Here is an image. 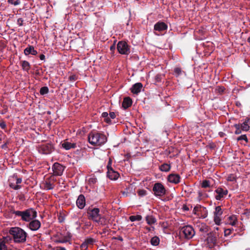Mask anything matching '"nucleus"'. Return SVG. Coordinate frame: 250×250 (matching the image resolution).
<instances>
[{"mask_svg": "<svg viewBox=\"0 0 250 250\" xmlns=\"http://www.w3.org/2000/svg\"><path fill=\"white\" fill-rule=\"evenodd\" d=\"M10 212L15 214L16 217H21V221L26 222H28L37 217V211L31 208L22 211L11 209Z\"/></svg>", "mask_w": 250, "mask_h": 250, "instance_id": "1", "label": "nucleus"}, {"mask_svg": "<svg viewBox=\"0 0 250 250\" xmlns=\"http://www.w3.org/2000/svg\"><path fill=\"white\" fill-rule=\"evenodd\" d=\"M88 140L91 145L100 146L107 141V137L102 133L97 131H92L89 133Z\"/></svg>", "mask_w": 250, "mask_h": 250, "instance_id": "2", "label": "nucleus"}, {"mask_svg": "<svg viewBox=\"0 0 250 250\" xmlns=\"http://www.w3.org/2000/svg\"><path fill=\"white\" fill-rule=\"evenodd\" d=\"M14 241L17 243H23L26 241L27 233L20 227H12L9 231Z\"/></svg>", "mask_w": 250, "mask_h": 250, "instance_id": "3", "label": "nucleus"}, {"mask_svg": "<svg viewBox=\"0 0 250 250\" xmlns=\"http://www.w3.org/2000/svg\"><path fill=\"white\" fill-rule=\"evenodd\" d=\"M88 218L101 225L106 224L105 217L100 214V209L97 208H89L87 210Z\"/></svg>", "mask_w": 250, "mask_h": 250, "instance_id": "4", "label": "nucleus"}, {"mask_svg": "<svg viewBox=\"0 0 250 250\" xmlns=\"http://www.w3.org/2000/svg\"><path fill=\"white\" fill-rule=\"evenodd\" d=\"M179 234L181 236L184 237L186 239H190L195 235V232L192 226L187 225L180 229Z\"/></svg>", "mask_w": 250, "mask_h": 250, "instance_id": "5", "label": "nucleus"}, {"mask_svg": "<svg viewBox=\"0 0 250 250\" xmlns=\"http://www.w3.org/2000/svg\"><path fill=\"white\" fill-rule=\"evenodd\" d=\"M152 190L154 194L156 196L161 197L166 194V189L163 185L161 183H156L154 184Z\"/></svg>", "mask_w": 250, "mask_h": 250, "instance_id": "6", "label": "nucleus"}, {"mask_svg": "<svg viewBox=\"0 0 250 250\" xmlns=\"http://www.w3.org/2000/svg\"><path fill=\"white\" fill-rule=\"evenodd\" d=\"M54 150V146L50 143L41 145L38 147L39 152L45 155L51 154Z\"/></svg>", "mask_w": 250, "mask_h": 250, "instance_id": "7", "label": "nucleus"}, {"mask_svg": "<svg viewBox=\"0 0 250 250\" xmlns=\"http://www.w3.org/2000/svg\"><path fill=\"white\" fill-rule=\"evenodd\" d=\"M214 193L215 199L221 201L226 197L228 194V190L225 187H219L215 190Z\"/></svg>", "mask_w": 250, "mask_h": 250, "instance_id": "8", "label": "nucleus"}, {"mask_svg": "<svg viewBox=\"0 0 250 250\" xmlns=\"http://www.w3.org/2000/svg\"><path fill=\"white\" fill-rule=\"evenodd\" d=\"M117 48L119 53L124 55H128L130 53L129 46L125 41H120L118 42Z\"/></svg>", "mask_w": 250, "mask_h": 250, "instance_id": "9", "label": "nucleus"}, {"mask_svg": "<svg viewBox=\"0 0 250 250\" xmlns=\"http://www.w3.org/2000/svg\"><path fill=\"white\" fill-rule=\"evenodd\" d=\"M65 168V167L63 166L62 165L58 162L55 163L52 167V169L53 172V175L52 176H53V177L54 176H62L63 174V172Z\"/></svg>", "mask_w": 250, "mask_h": 250, "instance_id": "10", "label": "nucleus"}, {"mask_svg": "<svg viewBox=\"0 0 250 250\" xmlns=\"http://www.w3.org/2000/svg\"><path fill=\"white\" fill-rule=\"evenodd\" d=\"M29 223L27 225V227L32 231L38 230L41 226V222L35 219L31 220L28 222Z\"/></svg>", "mask_w": 250, "mask_h": 250, "instance_id": "11", "label": "nucleus"}, {"mask_svg": "<svg viewBox=\"0 0 250 250\" xmlns=\"http://www.w3.org/2000/svg\"><path fill=\"white\" fill-rule=\"evenodd\" d=\"M223 213V211L220 206H217L215 208V211L214 212V221L217 225L220 224L221 221L220 216Z\"/></svg>", "mask_w": 250, "mask_h": 250, "instance_id": "12", "label": "nucleus"}, {"mask_svg": "<svg viewBox=\"0 0 250 250\" xmlns=\"http://www.w3.org/2000/svg\"><path fill=\"white\" fill-rule=\"evenodd\" d=\"M217 241L216 235L213 233H209L208 234V237L206 239L207 243L209 245V247L213 246Z\"/></svg>", "mask_w": 250, "mask_h": 250, "instance_id": "13", "label": "nucleus"}, {"mask_svg": "<svg viewBox=\"0 0 250 250\" xmlns=\"http://www.w3.org/2000/svg\"><path fill=\"white\" fill-rule=\"evenodd\" d=\"M167 29V24L163 21H158L154 26V30L158 31H163Z\"/></svg>", "mask_w": 250, "mask_h": 250, "instance_id": "14", "label": "nucleus"}, {"mask_svg": "<svg viewBox=\"0 0 250 250\" xmlns=\"http://www.w3.org/2000/svg\"><path fill=\"white\" fill-rule=\"evenodd\" d=\"M120 176L119 173L114 170L113 168H110L107 171V176L111 180H116Z\"/></svg>", "mask_w": 250, "mask_h": 250, "instance_id": "15", "label": "nucleus"}, {"mask_svg": "<svg viewBox=\"0 0 250 250\" xmlns=\"http://www.w3.org/2000/svg\"><path fill=\"white\" fill-rule=\"evenodd\" d=\"M51 181H55L54 177L51 176L49 178L47 179L44 183V188L46 190L52 189L54 188V186L51 183Z\"/></svg>", "mask_w": 250, "mask_h": 250, "instance_id": "16", "label": "nucleus"}, {"mask_svg": "<svg viewBox=\"0 0 250 250\" xmlns=\"http://www.w3.org/2000/svg\"><path fill=\"white\" fill-rule=\"evenodd\" d=\"M76 204L77 207L83 209L85 205V199L83 195L80 194L77 200Z\"/></svg>", "mask_w": 250, "mask_h": 250, "instance_id": "17", "label": "nucleus"}, {"mask_svg": "<svg viewBox=\"0 0 250 250\" xmlns=\"http://www.w3.org/2000/svg\"><path fill=\"white\" fill-rule=\"evenodd\" d=\"M180 176L179 174H170L168 176V181L170 183L177 184L180 181Z\"/></svg>", "mask_w": 250, "mask_h": 250, "instance_id": "18", "label": "nucleus"}, {"mask_svg": "<svg viewBox=\"0 0 250 250\" xmlns=\"http://www.w3.org/2000/svg\"><path fill=\"white\" fill-rule=\"evenodd\" d=\"M143 84L141 83H137L132 85L130 88L131 92L133 94H138L141 91Z\"/></svg>", "mask_w": 250, "mask_h": 250, "instance_id": "19", "label": "nucleus"}, {"mask_svg": "<svg viewBox=\"0 0 250 250\" xmlns=\"http://www.w3.org/2000/svg\"><path fill=\"white\" fill-rule=\"evenodd\" d=\"M24 53L25 55L31 54L32 55H36L38 54L37 50L34 49V47L32 45H28L24 50Z\"/></svg>", "mask_w": 250, "mask_h": 250, "instance_id": "20", "label": "nucleus"}, {"mask_svg": "<svg viewBox=\"0 0 250 250\" xmlns=\"http://www.w3.org/2000/svg\"><path fill=\"white\" fill-rule=\"evenodd\" d=\"M250 123V118L246 117L242 124H241V129L243 131H247L250 129L249 124Z\"/></svg>", "mask_w": 250, "mask_h": 250, "instance_id": "21", "label": "nucleus"}, {"mask_svg": "<svg viewBox=\"0 0 250 250\" xmlns=\"http://www.w3.org/2000/svg\"><path fill=\"white\" fill-rule=\"evenodd\" d=\"M132 104V101L131 99L127 97L124 99L123 102L122 103V107L124 109H127L129 107L131 106Z\"/></svg>", "mask_w": 250, "mask_h": 250, "instance_id": "22", "label": "nucleus"}, {"mask_svg": "<svg viewBox=\"0 0 250 250\" xmlns=\"http://www.w3.org/2000/svg\"><path fill=\"white\" fill-rule=\"evenodd\" d=\"M62 147L65 150H69L71 148H75L77 146L76 143H71L68 142H64L62 144Z\"/></svg>", "mask_w": 250, "mask_h": 250, "instance_id": "23", "label": "nucleus"}, {"mask_svg": "<svg viewBox=\"0 0 250 250\" xmlns=\"http://www.w3.org/2000/svg\"><path fill=\"white\" fill-rule=\"evenodd\" d=\"M171 166L170 164L164 163L159 166V169L161 171L168 172L170 170Z\"/></svg>", "mask_w": 250, "mask_h": 250, "instance_id": "24", "label": "nucleus"}, {"mask_svg": "<svg viewBox=\"0 0 250 250\" xmlns=\"http://www.w3.org/2000/svg\"><path fill=\"white\" fill-rule=\"evenodd\" d=\"M22 68L23 70L28 72L30 68V64L26 61H22L21 62Z\"/></svg>", "mask_w": 250, "mask_h": 250, "instance_id": "25", "label": "nucleus"}, {"mask_svg": "<svg viewBox=\"0 0 250 250\" xmlns=\"http://www.w3.org/2000/svg\"><path fill=\"white\" fill-rule=\"evenodd\" d=\"M228 220V223L232 226H235L237 222V217L235 215L229 216Z\"/></svg>", "mask_w": 250, "mask_h": 250, "instance_id": "26", "label": "nucleus"}, {"mask_svg": "<svg viewBox=\"0 0 250 250\" xmlns=\"http://www.w3.org/2000/svg\"><path fill=\"white\" fill-rule=\"evenodd\" d=\"M71 235L70 233H67L66 236H63L59 239V242L61 243H66L69 242L71 239Z\"/></svg>", "mask_w": 250, "mask_h": 250, "instance_id": "27", "label": "nucleus"}, {"mask_svg": "<svg viewBox=\"0 0 250 250\" xmlns=\"http://www.w3.org/2000/svg\"><path fill=\"white\" fill-rule=\"evenodd\" d=\"M146 223L149 225L154 224L156 222V219L152 215H147L146 217Z\"/></svg>", "mask_w": 250, "mask_h": 250, "instance_id": "28", "label": "nucleus"}, {"mask_svg": "<svg viewBox=\"0 0 250 250\" xmlns=\"http://www.w3.org/2000/svg\"><path fill=\"white\" fill-rule=\"evenodd\" d=\"M8 241L7 238H4V240H0V250H12L11 249H8L5 245V241Z\"/></svg>", "mask_w": 250, "mask_h": 250, "instance_id": "29", "label": "nucleus"}, {"mask_svg": "<svg viewBox=\"0 0 250 250\" xmlns=\"http://www.w3.org/2000/svg\"><path fill=\"white\" fill-rule=\"evenodd\" d=\"M150 243L153 246H158L160 243L159 238L157 236L152 237L150 240Z\"/></svg>", "mask_w": 250, "mask_h": 250, "instance_id": "30", "label": "nucleus"}, {"mask_svg": "<svg viewBox=\"0 0 250 250\" xmlns=\"http://www.w3.org/2000/svg\"><path fill=\"white\" fill-rule=\"evenodd\" d=\"M102 117L104 118V121L110 124L111 123V119L108 117V114L106 112H104L102 114Z\"/></svg>", "mask_w": 250, "mask_h": 250, "instance_id": "31", "label": "nucleus"}, {"mask_svg": "<svg viewBox=\"0 0 250 250\" xmlns=\"http://www.w3.org/2000/svg\"><path fill=\"white\" fill-rule=\"evenodd\" d=\"M142 219V217L141 215H131L129 217V220L131 222H134L135 221H140Z\"/></svg>", "mask_w": 250, "mask_h": 250, "instance_id": "32", "label": "nucleus"}, {"mask_svg": "<svg viewBox=\"0 0 250 250\" xmlns=\"http://www.w3.org/2000/svg\"><path fill=\"white\" fill-rule=\"evenodd\" d=\"M49 92V89L47 86H43L41 88L40 93L41 95H43Z\"/></svg>", "mask_w": 250, "mask_h": 250, "instance_id": "33", "label": "nucleus"}, {"mask_svg": "<svg viewBox=\"0 0 250 250\" xmlns=\"http://www.w3.org/2000/svg\"><path fill=\"white\" fill-rule=\"evenodd\" d=\"M97 182V179L95 176H93L88 179V183L90 186H93Z\"/></svg>", "mask_w": 250, "mask_h": 250, "instance_id": "34", "label": "nucleus"}, {"mask_svg": "<svg viewBox=\"0 0 250 250\" xmlns=\"http://www.w3.org/2000/svg\"><path fill=\"white\" fill-rule=\"evenodd\" d=\"M210 187V182L209 180H205L203 181L202 183V187L203 188H207Z\"/></svg>", "mask_w": 250, "mask_h": 250, "instance_id": "35", "label": "nucleus"}, {"mask_svg": "<svg viewBox=\"0 0 250 250\" xmlns=\"http://www.w3.org/2000/svg\"><path fill=\"white\" fill-rule=\"evenodd\" d=\"M7 2L15 6L20 4L21 2L20 0H7Z\"/></svg>", "mask_w": 250, "mask_h": 250, "instance_id": "36", "label": "nucleus"}, {"mask_svg": "<svg viewBox=\"0 0 250 250\" xmlns=\"http://www.w3.org/2000/svg\"><path fill=\"white\" fill-rule=\"evenodd\" d=\"M237 140L238 141H240V140H244L245 141H246V142H247V143L248 142V139L247 138L246 135H242L240 136L239 137H238L237 138Z\"/></svg>", "mask_w": 250, "mask_h": 250, "instance_id": "37", "label": "nucleus"}, {"mask_svg": "<svg viewBox=\"0 0 250 250\" xmlns=\"http://www.w3.org/2000/svg\"><path fill=\"white\" fill-rule=\"evenodd\" d=\"M225 89V88L223 86H217L215 90L217 92L222 94L224 92Z\"/></svg>", "mask_w": 250, "mask_h": 250, "instance_id": "38", "label": "nucleus"}, {"mask_svg": "<svg viewBox=\"0 0 250 250\" xmlns=\"http://www.w3.org/2000/svg\"><path fill=\"white\" fill-rule=\"evenodd\" d=\"M88 248L87 243L84 242L80 246L81 250H86Z\"/></svg>", "mask_w": 250, "mask_h": 250, "instance_id": "39", "label": "nucleus"}, {"mask_svg": "<svg viewBox=\"0 0 250 250\" xmlns=\"http://www.w3.org/2000/svg\"><path fill=\"white\" fill-rule=\"evenodd\" d=\"M228 181L233 182L236 181V177L233 174H230L227 178Z\"/></svg>", "mask_w": 250, "mask_h": 250, "instance_id": "40", "label": "nucleus"}, {"mask_svg": "<svg viewBox=\"0 0 250 250\" xmlns=\"http://www.w3.org/2000/svg\"><path fill=\"white\" fill-rule=\"evenodd\" d=\"M138 194L140 196H144L146 194V191L145 189H140L138 190Z\"/></svg>", "mask_w": 250, "mask_h": 250, "instance_id": "41", "label": "nucleus"}, {"mask_svg": "<svg viewBox=\"0 0 250 250\" xmlns=\"http://www.w3.org/2000/svg\"><path fill=\"white\" fill-rule=\"evenodd\" d=\"M201 208V206L200 205L195 206L193 210V213L194 214H196L197 212L199 211V209Z\"/></svg>", "mask_w": 250, "mask_h": 250, "instance_id": "42", "label": "nucleus"}, {"mask_svg": "<svg viewBox=\"0 0 250 250\" xmlns=\"http://www.w3.org/2000/svg\"><path fill=\"white\" fill-rule=\"evenodd\" d=\"M68 79L70 81L74 82L77 80V77L75 75H70Z\"/></svg>", "mask_w": 250, "mask_h": 250, "instance_id": "43", "label": "nucleus"}, {"mask_svg": "<svg viewBox=\"0 0 250 250\" xmlns=\"http://www.w3.org/2000/svg\"><path fill=\"white\" fill-rule=\"evenodd\" d=\"M111 165H112V160L111 159H109V161L108 162L107 166H106L107 171L108 170V169H110V168H113L111 167Z\"/></svg>", "mask_w": 250, "mask_h": 250, "instance_id": "44", "label": "nucleus"}, {"mask_svg": "<svg viewBox=\"0 0 250 250\" xmlns=\"http://www.w3.org/2000/svg\"><path fill=\"white\" fill-rule=\"evenodd\" d=\"M174 72L178 75H179L181 73V69L179 67H176L174 69Z\"/></svg>", "mask_w": 250, "mask_h": 250, "instance_id": "45", "label": "nucleus"}, {"mask_svg": "<svg viewBox=\"0 0 250 250\" xmlns=\"http://www.w3.org/2000/svg\"><path fill=\"white\" fill-rule=\"evenodd\" d=\"M231 232V229H226L224 230V233L225 236L229 235Z\"/></svg>", "mask_w": 250, "mask_h": 250, "instance_id": "46", "label": "nucleus"}, {"mask_svg": "<svg viewBox=\"0 0 250 250\" xmlns=\"http://www.w3.org/2000/svg\"><path fill=\"white\" fill-rule=\"evenodd\" d=\"M0 127L2 129H5L6 128V125L4 121H0Z\"/></svg>", "mask_w": 250, "mask_h": 250, "instance_id": "47", "label": "nucleus"}, {"mask_svg": "<svg viewBox=\"0 0 250 250\" xmlns=\"http://www.w3.org/2000/svg\"><path fill=\"white\" fill-rule=\"evenodd\" d=\"M23 20L22 18H19L17 20V24L20 26H22L23 25Z\"/></svg>", "mask_w": 250, "mask_h": 250, "instance_id": "48", "label": "nucleus"}, {"mask_svg": "<svg viewBox=\"0 0 250 250\" xmlns=\"http://www.w3.org/2000/svg\"><path fill=\"white\" fill-rule=\"evenodd\" d=\"M162 75L161 74H157L155 76V80L157 82H159L161 81Z\"/></svg>", "mask_w": 250, "mask_h": 250, "instance_id": "49", "label": "nucleus"}, {"mask_svg": "<svg viewBox=\"0 0 250 250\" xmlns=\"http://www.w3.org/2000/svg\"><path fill=\"white\" fill-rule=\"evenodd\" d=\"M116 49V46L115 44H113L110 47V50L112 52L114 53L115 50Z\"/></svg>", "mask_w": 250, "mask_h": 250, "instance_id": "50", "label": "nucleus"}, {"mask_svg": "<svg viewBox=\"0 0 250 250\" xmlns=\"http://www.w3.org/2000/svg\"><path fill=\"white\" fill-rule=\"evenodd\" d=\"M110 116V119H114L116 117L115 114L114 112H111L109 114Z\"/></svg>", "mask_w": 250, "mask_h": 250, "instance_id": "51", "label": "nucleus"}, {"mask_svg": "<svg viewBox=\"0 0 250 250\" xmlns=\"http://www.w3.org/2000/svg\"><path fill=\"white\" fill-rule=\"evenodd\" d=\"M53 250H66L64 248L62 247H56L53 249Z\"/></svg>", "mask_w": 250, "mask_h": 250, "instance_id": "52", "label": "nucleus"}, {"mask_svg": "<svg viewBox=\"0 0 250 250\" xmlns=\"http://www.w3.org/2000/svg\"><path fill=\"white\" fill-rule=\"evenodd\" d=\"M234 127L236 129L241 128V124H235L234 125Z\"/></svg>", "mask_w": 250, "mask_h": 250, "instance_id": "53", "label": "nucleus"}, {"mask_svg": "<svg viewBox=\"0 0 250 250\" xmlns=\"http://www.w3.org/2000/svg\"><path fill=\"white\" fill-rule=\"evenodd\" d=\"M145 229L148 231H151V230H154V227H146L145 228Z\"/></svg>", "mask_w": 250, "mask_h": 250, "instance_id": "54", "label": "nucleus"}, {"mask_svg": "<svg viewBox=\"0 0 250 250\" xmlns=\"http://www.w3.org/2000/svg\"><path fill=\"white\" fill-rule=\"evenodd\" d=\"M21 188V186L20 185H18V184H17V185H15L14 187H13V189L15 190H18Z\"/></svg>", "mask_w": 250, "mask_h": 250, "instance_id": "55", "label": "nucleus"}, {"mask_svg": "<svg viewBox=\"0 0 250 250\" xmlns=\"http://www.w3.org/2000/svg\"><path fill=\"white\" fill-rule=\"evenodd\" d=\"M39 58L40 59V60H42V61H44L45 60V55H43V54H41L39 56Z\"/></svg>", "mask_w": 250, "mask_h": 250, "instance_id": "56", "label": "nucleus"}, {"mask_svg": "<svg viewBox=\"0 0 250 250\" xmlns=\"http://www.w3.org/2000/svg\"><path fill=\"white\" fill-rule=\"evenodd\" d=\"M242 130L241 129V128L236 129V130L235 131V134H239L241 133Z\"/></svg>", "mask_w": 250, "mask_h": 250, "instance_id": "57", "label": "nucleus"}, {"mask_svg": "<svg viewBox=\"0 0 250 250\" xmlns=\"http://www.w3.org/2000/svg\"><path fill=\"white\" fill-rule=\"evenodd\" d=\"M114 239L118 240L121 241H123V238L121 236H118L117 237H115Z\"/></svg>", "mask_w": 250, "mask_h": 250, "instance_id": "58", "label": "nucleus"}, {"mask_svg": "<svg viewBox=\"0 0 250 250\" xmlns=\"http://www.w3.org/2000/svg\"><path fill=\"white\" fill-rule=\"evenodd\" d=\"M21 181H22L21 178H17V180H16V184H21Z\"/></svg>", "mask_w": 250, "mask_h": 250, "instance_id": "59", "label": "nucleus"}, {"mask_svg": "<svg viewBox=\"0 0 250 250\" xmlns=\"http://www.w3.org/2000/svg\"><path fill=\"white\" fill-rule=\"evenodd\" d=\"M1 148H3V149H7L8 148V147H7V144L6 143L3 144L1 146Z\"/></svg>", "mask_w": 250, "mask_h": 250, "instance_id": "60", "label": "nucleus"}, {"mask_svg": "<svg viewBox=\"0 0 250 250\" xmlns=\"http://www.w3.org/2000/svg\"><path fill=\"white\" fill-rule=\"evenodd\" d=\"M198 198H199V199H201V197H202V196H203V194H202V192H201V191H198Z\"/></svg>", "mask_w": 250, "mask_h": 250, "instance_id": "61", "label": "nucleus"}, {"mask_svg": "<svg viewBox=\"0 0 250 250\" xmlns=\"http://www.w3.org/2000/svg\"><path fill=\"white\" fill-rule=\"evenodd\" d=\"M183 209L184 210H186V211H188L189 210V208L186 206V205H184L183 207Z\"/></svg>", "mask_w": 250, "mask_h": 250, "instance_id": "62", "label": "nucleus"}, {"mask_svg": "<svg viewBox=\"0 0 250 250\" xmlns=\"http://www.w3.org/2000/svg\"><path fill=\"white\" fill-rule=\"evenodd\" d=\"M35 74H36V75H39H39H40V72H39V70H37L36 71Z\"/></svg>", "mask_w": 250, "mask_h": 250, "instance_id": "63", "label": "nucleus"}, {"mask_svg": "<svg viewBox=\"0 0 250 250\" xmlns=\"http://www.w3.org/2000/svg\"><path fill=\"white\" fill-rule=\"evenodd\" d=\"M15 186V185L13 183H10L9 185L10 187L11 188H13V187H14Z\"/></svg>", "mask_w": 250, "mask_h": 250, "instance_id": "64", "label": "nucleus"}]
</instances>
